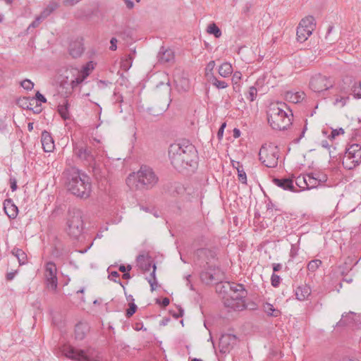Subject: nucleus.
Instances as JSON below:
<instances>
[{
  "label": "nucleus",
  "instance_id": "nucleus-47",
  "mask_svg": "<svg viewBox=\"0 0 361 361\" xmlns=\"http://www.w3.org/2000/svg\"><path fill=\"white\" fill-rule=\"evenodd\" d=\"M313 175H314V177L317 178V180L319 181V185H320L322 183H324L326 180V176L324 174H322L319 173H312Z\"/></svg>",
  "mask_w": 361,
  "mask_h": 361
},
{
  "label": "nucleus",
  "instance_id": "nucleus-46",
  "mask_svg": "<svg viewBox=\"0 0 361 361\" xmlns=\"http://www.w3.org/2000/svg\"><path fill=\"white\" fill-rule=\"evenodd\" d=\"M137 306L135 303H130L129 308L126 311V317H130L136 311Z\"/></svg>",
  "mask_w": 361,
  "mask_h": 361
},
{
  "label": "nucleus",
  "instance_id": "nucleus-16",
  "mask_svg": "<svg viewBox=\"0 0 361 361\" xmlns=\"http://www.w3.org/2000/svg\"><path fill=\"white\" fill-rule=\"evenodd\" d=\"M73 152L80 159L86 161L88 163L94 160V155L90 149L82 142L75 144Z\"/></svg>",
  "mask_w": 361,
  "mask_h": 361
},
{
  "label": "nucleus",
  "instance_id": "nucleus-6",
  "mask_svg": "<svg viewBox=\"0 0 361 361\" xmlns=\"http://www.w3.org/2000/svg\"><path fill=\"white\" fill-rule=\"evenodd\" d=\"M279 149L274 144L263 145L259 152V160L269 168H274L278 165Z\"/></svg>",
  "mask_w": 361,
  "mask_h": 361
},
{
  "label": "nucleus",
  "instance_id": "nucleus-32",
  "mask_svg": "<svg viewBox=\"0 0 361 361\" xmlns=\"http://www.w3.org/2000/svg\"><path fill=\"white\" fill-rule=\"evenodd\" d=\"M58 112L63 120H67L70 118L68 101H65L63 104L58 106Z\"/></svg>",
  "mask_w": 361,
  "mask_h": 361
},
{
  "label": "nucleus",
  "instance_id": "nucleus-10",
  "mask_svg": "<svg viewBox=\"0 0 361 361\" xmlns=\"http://www.w3.org/2000/svg\"><path fill=\"white\" fill-rule=\"evenodd\" d=\"M361 162V147L357 144L350 145L346 150L343 159V165L352 169Z\"/></svg>",
  "mask_w": 361,
  "mask_h": 361
},
{
  "label": "nucleus",
  "instance_id": "nucleus-35",
  "mask_svg": "<svg viewBox=\"0 0 361 361\" xmlns=\"http://www.w3.org/2000/svg\"><path fill=\"white\" fill-rule=\"evenodd\" d=\"M207 31L208 33L214 35L216 38H219L221 36V30L214 23L208 25Z\"/></svg>",
  "mask_w": 361,
  "mask_h": 361
},
{
  "label": "nucleus",
  "instance_id": "nucleus-63",
  "mask_svg": "<svg viewBox=\"0 0 361 361\" xmlns=\"http://www.w3.org/2000/svg\"><path fill=\"white\" fill-rule=\"evenodd\" d=\"M15 274H16L15 272H9V273H8L7 275H6L7 280H9V281L12 280L14 278Z\"/></svg>",
  "mask_w": 361,
  "mask_h": 361
},
{
  "label": "nucleus",
  "instance_id": "nucleus-11",
  "mask_svg": "<svg viewBox=\"0 0 361 361\" xmlns=\"http://www.w3.org/2000/svg\"><path fill=\"white\" fill-rule=\"evenodd\" d=\"M334 85V82L331 78L321 74L313 75L310 81V87L315 92H322L329 90Z\"/></svg>",
  "mask_w": 361,
  "mask_h": 361
},
{
  "label": "nucleus",
  "instance_id": "nucleus-59",
  "mask_svg": "<svg viewBox=\"0 0 361 361\" xmlns=\"http://www.w3.org/2000/svg\"><path fill=\"white\" fill-rule=\"evenodd\" d=\"M130 269H131L130 266H128L127 267H126L124 265H121L119 267V271L123 273H126V271H130Z\"/></svg>",
  "mask_w": 361,
  "mask_h": 361
},
{
  "label": "nucleus",
  "instance_id": "nucleus-64",
  "mask_svg": "<svg viewBox=\"0 0 361 361\" xmlns=\"http://www.w3.org/2000/svg\"><path fill=\"white\" fill-rule=\"evenodd\" d=\"M169 304V299L168 298H164L161 302V305L164 307H166Z\"/></svg>",
  "mask_w": 361,
  "mask_h": 361
},
{
  "label": "nucleus",
  "instance_id": "nucleus-9",
  "mask_svg": "<svg viewBox=\"0 0 361 361\" xmlns=\"http://www.w3.org/2000/svg\"><path fill=\"white\" fill-rule=\"evenodd\" d=\"M67 226V231L70 235L76 238L80 235L83 229V221L80 211L69 212Z\"/></svg>",
  "mask_w": 361,
  "mask_h": 361
},
{
  "label": "nucleus",
  "instance_id": "nucleus-31",
  "mask_svg": "<svg viewBox=\"0 0 361 361\" xmlns=\"http://www.w3.org/2000/svg\"><path fill=\"white\" fill-rule=\"evenodd\" d=\"M70 68H66L63 73L61 75V76L63 78L61 82L64 84H70L72 88H75L79 84H74L73 81L74 79L72 78V73H68V71L70 70Z\"/></svg>",
  "mask_w": 361,
  "mask_h": 361
},
{
  "label": "nucleus",
  "instance_id": "nucleus-62",
  "mask_svg": "<svg viewBox=\"0 0 361 361\" xmlns=\"http://www.w3.org/2000/svg\"><path fill=\"white\" fill-rule=\"evenodd\" d=\"M296 184L301 188H306V186L304 185L303 181L301 180L300 183L299 181V176L296 179Z\"/></svg>",
  "mask_w": 361,
  "mask_h": 361
},
{
  "label": "nucleus",
  "instance_id": "nucleus-34",
  "mask_svg": "<svg viewBox=\"0 0 361 361\" xmlns=\"http://www.w3.org/2000/svg\"><path fill=\"white\" fill-rule=\"evenodd\" d=\"M263 310L268 315L270 316L278 317L280 314V311L275 309L271 304L268 302L263 305Z\"/></svg>",
  "mask_w": 361,
  "mask_h": 361
},
{
  "label": "nucleus",
  "instance_id": "nucleus-52",
  "mask_svg": "<svg viewBox=\"0 0 361 361\" xmlns=\"http://www.w3.org/2000/svg\"><path fill=\"white\" fill-rule=\"evenodd\" d=\"M51 13L47 9L44 8L41 13L38 16V17L42 20H44L46 19L49 16H50Z\"/></svg>",
  "mask_w": 361,
  "mask_h": 361
},
{
  "label": "nucleus",
  "instance_id": "nucleus-30",
  "mask_svg": "<svg viewBox=\"0 0 361 361\" xmlns=\"http://www.w3.org/2000/svg\"><path fill=\"white\" fill-rule=\"evenodd\" d=\"M12 254L18 259L19 264H25L27 262V255L25 252L19 248H13L12 250Z\"/></svg>",
  "mask_w": 361,
  "mask_h": 361
},
{
  "label": "nucleus",
  "instance_id": "nucleus-21",
  "mask_svg": "<svg viewBox=\"0 0 361 361\" xmlns=\"http://www.w3.org/2000/svg\"><path fill=\"white\" fill-rule=\"evenodd\" d=\"M301 180L303 181L307 189L314 188L319 185V181L317 180V178L314 177L312 173L303 176H299V181L300 182Z\"/></svg>",
  "mask_w": 361,
  "mask_h": 361
},
{
  "label": "nucleus",
  "instance_id": "nucleus-25",
  "mask_svg": "<svg viewBox=\"0 0 361 361\" xmlns=\"http://www.w3.org/2000/svg\"><path fill=\"white\" fill-rule=\"evenodd\" d=\"M4 208L6 214L10 219H15L18 214V207L10 200H5Z\"/></svg>",
  "mask_w": 361,
  "mask_h": 361
},
{
  "label": "nucleus",
  "instance_id": "nucleus-60",
  "mask_svg": "<svg viewBox=\"0 0 361 361\" xmlns=\"http://www.w3.org/2000/svg\"><path fill=\"white\" fill-rule=\"evenodd\" d=\"M282 265L281 264H274L273 270L274 272L279 271L281 269Z\"/></svg>",
  "mask_w": 361,
  "mask_h": 361
},
{
  "label": "nucleus",
  "instance_id": "nucleus-41",
  "mask_svg": "<svg viewBox=\"0 0 361 361\" xmlns=\"http://www.w3.org/2000/svg\"><path fill=\"white\" fill-rule=\"evenodd\" d=\"M257 94V88L254 86H252L249 88V90H248L246 97L250 102H253L256 99Z\"/></svg>",
  "mask_w": 361,
  "mask_h": 361
},
{
  "label": "nucleus",
  "instance_id": "nucleus-4",
  "mask_svg": "<svg viewBox=\"0 0 361 361\" xmlns=\"http://www.w3.org/2000/svg\"><path fill=\"white\" fill-rule=\"evenodd\" d=\"M158 177L153 169L142 166L140 169L128 177L126 182L129 187L135 189H150L158 182Z\"/></svg>",
  "mask_w": 361,
  "mask_h": 361
},
{
  "label": "nucleus",
  "instance_id": "nucleus-53",
  "mask_svg": "<svg viewBox=\"0 0 361 361\" xmlns=\"http://www.w3.org/2000/svg\"><path fill=\"white\" fill-rule=\"evenodd\" d=\"M10 185L12 191H15L17 189V180L15 178H10Z\"/></svg>",
  "mask_w": 361,
  "mask_h": 361
},
{
  "label": "nucleus",
  "instance_id": "nucleus-7",
  "mask_svg": "<svg viewBox=\"0 0 361 361\" xmlns=\"http://www.w3.org/2000/svg\"><path fill=\"white\" fill-rule=\"evenodd\" d=\"M224 278V274L218 264L204 267V270L200 274L201 281L207 285L216 283Z\"/></svg>",
  "mask_w": 361,
  "mask_h": 361
},
{
  "label": "nucleus",
  "instance_id": "nucleus-5",
  "mask_svg": "<svg viewBox=\"0 0 361 361\" xmlns=\"http://www.w3.org/2000/svg\"><path fill=\"white\" fill-rule=\"evenodd\" d=\"M230 293L224 298L225 307L234 311H241L245 308V298L246 291L242 284L228 283Z\"/></svg>",
  "mask_w": 361,
  "mask_h": 361
},
{
  "label": "nucleus",
  "instance_id": "nucleus-57",
  "mask_svg": "<svg viewBox=\"0 0 361 361\" xmlns=\"http://www.w3.org/2000/svg\"><path fill=\"white\" fill-rule=\"evenodd\" d=\"M118 276H119L118 273L117 271H111V274H109V278L111 280H113V281H116V279L117 277H118Z\"/></svg>",
  "mask_w": 361,
  "mask_h": 361
},
{
  "label": "nucleus",
  "instance_id": "nucleus-19",
  "mask_svg": "<svg viewBox=\"0 0 361 361\" xmlns=\"http://www.w3.org/2000/svg\"><path fill=\"white\" fill-rule=\"evenodd\" d=\"M42 145L43 147V149L46 152H51L54 149V142L52 137L51 135L47 132L44 131L42 134V138H41Z\"/></svg>",
  "mask_w": 361,
  "mask_h": 361
},
{
  "label": "nucleus",
  "instance_id": "nucleus-18",
  "mask_svg": "<svg viewBox=\"0 0 361 361\" xmlns=\"http://www.w3.org/2000/svg\"><path fill=\"white\" fill-rule=\"evenodd\" d=\"M361 323V315H357L353 312L342 315L341 319L337 323V326L350 325L353 323Z\"/></svg>",
  "mask_w": 361,
  "mask_h": 361
},
{
  "label": "nucleus",
  "instance_id": "nucleus-3",
  "mask_svg": "<svg viewBox=\"0 0 361 361\" xmlns=\"http://www.w3.org/2000/svg\"><path fill=\"white\" fill-rule=\"evenodd\" d=\"M293 114L284 103L272 104L268 111V122L273 129L283 130L291 124Z\"/></svg>",
  "mask_w": 361,
  "mask_h": 361
},
{
  "label": "nucleus",
  "instance_id": "nucleus-54",
  "mask_svg": "<svg viewBox=\"0 0 361 361\" xmlns=\"http://www.w3.org/2000/svg\"><path fill=\"white\" fill-rule=\"evenodd\" d=\"M110 43H111L110 49L112 51H115L117 49V46H116L117 39L116 38L113 37V38H111Z\"/></svg>",
  "mask_w": 361,
  "mask_h": 361
},
{
  "label": "nucleus",
  "instance_id": "nucleus-56",
  "mask_svg": "<svg viewBox=\"0 0 361 361\" xmlns=\"http://www.w3.org/2000/svg\"><path fill=\"white\" fill-rule=\"evenodd\" d=\"M128 9H132L134 7V3L132 0H123Z\"/></svg>",
  "mask_w": 361,
  "mask_h": 361
},
{
  "label": "nucleus",
  "instance_id": "nucleus-14",
  "mask_svg": "<svg viewBox=\"0 0 361 361\" xmlns=\"http://www.w3.org/2000/svg\"><path fill=\"white\" fill-rule=\"evenodd\" d=\"M94 69V64L92 61H90L82 67L81 70L77 68L71 67L68 73H72V78L74 79V84H80Z\"/></svg>",
  "mask_w": 361,
  "mask_h": 361
},
{
  "label": "nucleus",
  "instance_id": "nucleus-8",
  "mask_svg": "<svg viewBox=\"0 0 361 361\" xmlns=\"http://www.w3.org/2000/svg\"><path fill=\"white\" fill-rule=\"evenodd\" d=\"M316 26L315 19L309 16L302 18L297 27V39L304 42L312 35Z\"/></svg>",
  "mask_w": 361,
  "mask_h": 361
},
{
  "label": "nucleus",
  "instance_id": "nucleus-45",
  "mask_svg": "<svg viewBox=\"0 0 361 361\" xmlns=\"http://www.w3.org/2000/svg\"><path fill=\"white\" fill-rule=\"evenodd\" d=\"M242 79V73L240 71L234 72L232 77V82L233 85H237L240 82Z\"/></svg>",
  "mask_w": 361,
  "mask_h": 361
},
{
  "label": "nucleus",
  "instance_id": "nucleus-17",
  "mask_svg": "<svg viewBox=\"0 0 361 361\" xmlns=\"http://www.w3.org/2000/svg\"><path fill=\"white\" fill-rule=\"evenodd\" d=\"M237 337L233 334H224L223 335L219 341V345L221 348V351L226 353L229 350L230 348H232L237 343Z\"/></svg>",
  "mask_w": 361,
  "mask_h": 361
},
{
  "label": "nucleus",
  "instance_id": "nucleus-27",
  "mask_svg": "<svg viewBox=\"0 0 361 361\" xmlns=\"http://www.w3.org/2000/svg\"><path fill=\"white\" fill-rule=\"evenodd\" d=\"M274 184L283 190H289L290 191L293 190L294 185L293 181L291 179L286 178V179H279L274 178L273 180Z\"/></svg>",
  "mask_w": 361,
  "mask_h": 361
},
{
  "label": "nucleus",
  "instance_id": "nucleus-33",
  "mask_svg": "<svg viewBox=\"0 0 361 361\" xmlns=\"http://www.w3.org/2000/svg\"><path fill=\"white\" fill-rule=\"evenodd\" d=\"M69 51L73 57L77 58L83 52V48L80 44H73L71 45Z\"/></svg>",
  "mask_w": 361,
  "mask_h": 361
},
{
  "label": "nucleus",
  "instance_id": "nucleus-44",
  "mask_svg": "<svg viewBox=\"0 0 361 361\" xmlns=\"http://www.w3.org/2000/svg\"><path fill=\"white\" fill-rule=\"evenodd\" d=\"M20 85L22 87L27 90H31L34 87V83L28 79L23 80Z\"/></svg>",
  "mask_w": 361,
  "mask_h": 361
},
{
  "label": "nucleus",
  "instance_id": "nucleus-23",
  "mask_svg": "<svg viewBox=\"0 0 361 361\" xmlns=\"http://www.w3.org/2000/svg\"><path fill=\"white\" fill-rule=\"evenodd\" d=\"M311 292V288L308 286H298L295 290L296 298L300 301H304L308 298Z\"/></svg>",
  "mask_w": 361,
  "mask_h": 361
},
{
  "label": "nucleus",
  "instance_id": "nucleus-15",
  "mask_svg": "<svg viewBox=\"0 0 361 361\" xmlns=\"http://www.w3.org/2000/svg\"><path fill=\"white\" fill-rule=\"evenodd\" d=\"M196 255L204 267L217 264L216 251L214 249L202 248L196 252Z\"/></svg>",
  "mask_w": 361,
  "mask_h": 361
},
{
  "label": "nucleus",
  "instance_id": "nucleus-38",
  "mask_svg": "<svg viewBox=\"0 0 361 361\" xmlns=\"http://www.w3.org/2000/svg\"><path fill=\"white\" fill-rule=\"evenodd\" d=\"M322 262L320 259L311 260L307 264V269L310 272H314L322 265Z\"/></svg>",
  "mask_w": 361,
  "mask_h": 361
},
{
  "label": "nucleus",
  "instance_id": "nucleus-51",
  "mask_svg": "<svg viewBox=\"0 0 361 361\" xmlns=\"http://www.w3.org/2000/svg\"><path fill=\"white\" fill-rule=\"evenodd\" d=\"M280 279H280L279 276L273 274L271 276V285L274 287L278 286L280 283Z\"/></svg>",
  "mask_w": 361,
  "mask_h": 361
},
{
  "label": "nucleus",
  "instance_id": "nucleus-48",
  "mask_svg": "<svg viewBox=\"0 0 361 361\" xmlns=\"http://www.w3.org/2000/svg\"><path fill=\"white\" fill-rule=\"evenodd\" d=\"M343 134H344V130L342 128H340L338 129L333 130L329 137L333 139L335 138L336 136Z\"/></svg>",
  "mask_w": 361,
  "mask_h": 361
},
{
  "label": "nucleus",
  "instance_id": "nucleus-55",
  "mask_svg": "<svg viewBox=\"0 0 361 361\" xmlns=\"http://www.w3.org/2000/svg\"><path fill=\"white\" fill-rule=\"evenodd\" d=\"M36 99L41 102H44L45 103L47 102V99L46 98L44 97V95H42L40 92H37L36 93Z\"/></svg>",
  "mask_w": 361,
  "mask_h": 361
},
{
  "label": "nucleus",
  "instance_id": "nucleus-39",
  "mask_svg": "<svg viewBox=\"0 0 361 361\" xmlns=\"http://www.w3.org/2000/svg\"><path fill=\"white\" fill-rule=\"evenodd\" d=\"M238 166H236L237 171H238V180L242 183H247V176L245 172L244 171L242 166H240V163H236Z\"/></svg>",
  "mask_w": 361,
  "mask_h": 361
},
{
  "label": "nucleus",
  "instance_id": "nucleus-43",
  "mask_svg": "<svg viewBox=\"0 0 361 361\" xmlns=\"http://www.w3.org/2000/svg\"><path fill=\"white\" fill-rule=\"evenodd\" d=\"M214 67H215V61H211L207 63V65L205 68L206 76L209 77V75H211V76L213 75L212 71H213Z\"/></svg>",
  "mask_w": 361,
  "mask_h": 361
},
{
  "label": "nucleus",
  "instance_id": "nucleus-12",
  "mask_svg": "<svg viewBox=\"0 0 361 361\" xmlns=\"http://www.w3.org/2000/svg\"><path fill=\"white\" fill-rule=\"evenodd\" d=\"M63 354L68 358L75 361H92L93 357L90 350H79L71 345H65L62 348Z\"/></svg>",
  "mask_w": 361,
  "mask_h": 361
},
{
  "label": "nucleus",
  "instance_id": "nucleus-58",
  "mask_svg": "<svg viewBox=\"0 0 361 361\" xmlns=\"http://www.w3.org/2000/svg\"><path fill=\"white\" fill-rule=\"evenodd\" d=\"M226 126V123H222V125L221 126V127L218 131V137H221L223 136L224 130Z\"/></svg>",
  "mask_w": 361,
  "mask_h": 361
},
{
  "label": "nucleus",
  "instance_id": "nucleus-61",
  "mask_svg": "<svg viewBox=\"0 0 361 361\" xmlns=\"http://www.w3.org/2000/svg\"><path fill=\"white\" fill-rule=\"evenodd\" d=\"M240 136V130L238 128H234L233 130V137L235 138L239 137Z\"/></svg>",
  "mask_w": 361,
  "mask_h": 361
},
{
  "label": "nucleus",
  "instance_id": "nucleus-42",
  "mask_svg": "<svg viewBox=\"0 0 361 361\" xmlns=\"http://www.w3.org/2000/svg\"><path fill=\"white\" fill-rule=\"evenodd\" d=\"M133 59V56L130 54H129L127 56V58L122 62L121 66H122L123 68L125 70L129 69L132 66Z\"/></svg>",
  "mask_w": 361,
  "mask_h": 361
},
{
  "label": "nucleus",
  "instance_id": "nucleus-1",
  "mask_svg": "<svg viewBox=\"0 0 361 361\" xmlns=\"http://www.w3.org/2000/svg\"><path fill=\"white\" fill-rule=\"evenodd\" d=\"M168 154L171 164L179 171L188 166L195 167L197 163L198 156L195 147L185 142L171 144Z\"/></svg>",
  "mask_w": 361,
  "mask_h": 361
},
{
  "label": "nucleus",
  "instance_id": "nucleus-50",
  "mask_svg": "<svg viewBox=\"0 0 361 361\" xmlns=\"http://www.w3.org/2000/svg\"><path fill=\"white\" fill-rule=\"evenodd\" d=\"M42 21V20L38 16H37L35 20L30 24V25L27 27V30H30V28L37 27Z\"/></svg>",
  "mask_w": 361,
  "mask_h": 361
},
{
  "label": "nucleus",
  "instance_id": "nucleus-22",
  "mask_svg": "<svg viewBox=\"0 0 361 361\" xmlns=\"http://www.w3.org/2000/svg\"><path fill=\"white\" fill-rule=\"evenodd\" d=\"M90 327L86 323H78L75 326V336L77 340L82 341L83 340L87 333L89 332Z\"/></svg>",
  "mask_w": 361,
  "mask_h": 361
},
{
  "label": "nucleus",
  "instance_id": "nucleus-24",
  "mask_svg": "<svg viewBox=\"0 0 361 361\" xmlns=\"http://www.w3.org/2000/svg\"><path fill=\"white\" fill-rule=\"evenodd\" d=\"M304 97L303 92L288 91L285 94L286 100L293 104L299 103L304 99Z\"/></svg>",
  "mask_w": 361,
  "mask_h": 361
},
{
  "label": "nucleus",
  "instance_id": "nucleus-40",
  "mask_svg": "<svg viewBox=\"0 0 361 361\" xmlns=\"http://www.w3.org/2000/svg\"><path fill=\"white\" fill-rule=\"evenodd\" d=\"M352 91H353L354 97L360 99L361 98V82H360L358 83H355L353 86Z\"/></svg>",
  "mask_w": 361,
  "mask_h": 361
},
{
  "label": "nucleus",
  "instance_id": "nucleus-13",
  "mask_svg": "<svg viewBox=\"0 0 361 361\" xmlns=\"http://www.w3.org/2000/svg\"><path fill=\"white\" fill-rule=\"evenodd\" d=\"M57 269L54 263L49 262L45 265L44 276L47 288L55 291L58 286V279L56 276Z\"/></svg>",
  "mask_w": 361,
  "mask_h": 361
},
{
  "label": "nucleus",
  "instance_id": "nucleus-26",
  "mask_svg": "<svg viewBox=\"0 0 361 361\" xmlns=\"http://www.w3.org/2000/svg\"><path fill=\"white\" fill-rule=\"evenodd\" d=\"M349 100V96L347 93H343L341 90V94H336L333 100V105L337 108L344 107Z\"/></svg>",
  "mask_w": 361,
  "mask_h": 361
},
{
  "label": "nucleus",
  "instance_id": "nucleus-37",
  "mask_svg": "<svg viewBox=\"0 0 361 361\" xmlns=\"http://www.w3.org/2000/svg\"><path fill=\"white\" fill-rule=\"evenodd\" d=\"M156 266L153 265V271L150 274V276L147 279V281L151 286L152 291L154 290L157 287V282L155 277Z\"/></svg>",
  "mask_w": 361,
  "mask_h": 361
},
{
  "label": "nucleus",
  "instance_id": "nucleus-29",
  "mask_svg": "<svg viewBox=\"0 0 361 361\" xmlns=\"http://www.w3.org/2000/svg\"><path fill=\"white\" fill-rule=\"evenodd\" d=\"M137 265L144 271H149L151 261L144 255H139L137 259Z\"/></svg>",
  "mask_w": 361,
  "mask_h": 361
},
{
  "label": "nucleus",
  "instance_id": "nucleus-2",
  "mask_svg": "<svg viewBox=\"0 0 361 361\" xmlns=\"http://www.w3.org/2000/svg\"><path fill=\"white\" fill-rule=\"evenodd\" d=\"M66 186L73 195L81 199H87L92 192L90 178L81 171L72 169L68 172Z\"/></svg>",
  "mask_w": 361,
  "mask_h": 361
},
{
  "label": "nucleus",
  "instance_id": "nucleus-28",
  "mask_svg": "<svg viewBox=\"0 0 361 361\" xmlns=\"http://www.w3.org/2000/svg\"><path fill=\"white\" fill-rule=\"evenodd\" d=\"M232 65L228 62L223 63L219 67V74L223 78H228L233 73Z\"/></svg>",
  "mask_w": 361,
  "mask_h": 361
},
{
  "label": "nucleus",
  "instance_id": "nucleus-20",
  "mask_svg": "<svg viewBox=\"0 0 361 361\" xmlns=\"http://www.w3.org/2000/svg\"><path fill=\"white\" fill-rule=\"evenodd\" d=\"M158 59L161 63L172 62L174 60V53L170 49H165L162 47L159 52Z\"/></svg>",
  "mask_w": 361,
  "mask_h": 361
},
{
  "label": "nucleus",
  "instance_id": "nucleus-36",
  "mask_svg": "<svg viewBox=\"0 0 361 361\" xmlns=\"http://www.w3.org/2000/svg\"><path fill=\"white\" fill-rule=\"evenodd\" d=\"M210 81L212 84L218 89H225L228 87V83L224 80H218L215 76H210Z\"/></svg>",
  "mask_w": 361,
  "mask_h": 361
},
{
  "label": "nucleus",
  "instance_id": "nucleus-49",
  "mask_svg": "<svg viewBox=\"0 0 361 361\" xmlns=\"http://www.w3.org/2000/svg\"><path fill=\"white\" fill-rule=\"evenodd\" d=\"M59 7V3L57 1H51L46 8H47L51 13L55 11Z\"/></svg>",
  "mask_w": 361,
  "mask_h": 361
}]
</instances>
